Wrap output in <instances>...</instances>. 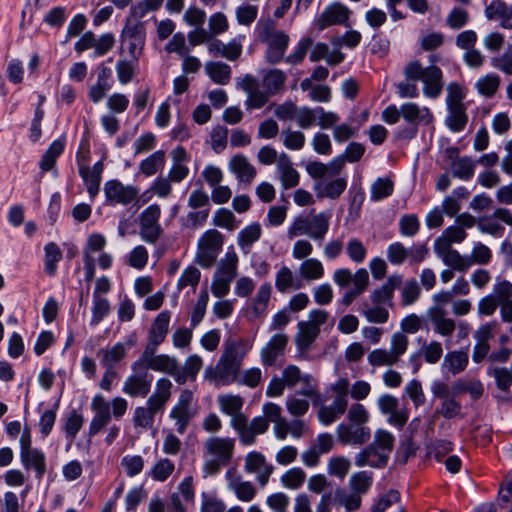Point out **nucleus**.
Returning <instances> with one entry per match:
<instances>
[{
    "label": "nucleus",
    "mask_w": 512,
    "mask_h": 512,
    "mask_svg": "<svg viewBox=\"0 0 512 512\" xmlns=\"http://www.w3.org/2000/svg\"><path fill=\"white\" fill-rule=\"evenodd\" d=\"M394 442V435L390 431L383 428L376 429L372 442L355 455V465L359 468L385 467L394 449Z\"/></svg>",
    "instance_id": "obj_1"
},
{
    "label": "nucleus",
    "mask_w": 512,
    "mask_h": 512,
    "mask_svg": "<svg viewBox=\"0 0 512 512\" xmlns=\"http://www.w3.org/2000/svg\"><path fill=\"white\" fill-rule=\"evenodd\" d=\"M405 77L410 81L420 80L422 92L426 98L437 99L443 90V73L436 65L422 66L418 60L409 62L403 70Z\"/></svg>",
    "instance_id": "obj_2"
},
{
    "label": "nucleus",
    "mask_w": 512,
    "mask_h": 512,
    "mask_svg": "<svg viewBox=\"0 0 512 512\" xmlns=\"http://www.w3.org/2000/svg\"><path fill=\"white\" fill-rule=\"evenodd\" d=\"M331 214L319 212L309 216L299 215L293 219L287 228L289 239L306 236L314 241H322L330 227Z\"/></svg>",
    "instance_id": "obj_3"
},
{
    "label": "nucleus",
    "mask_w": 512,
    "mask_h": 512,
    "mask_svg": "<svg viewBox=\"0 0 512 512\" xmlns=\"http://www.w3.org/2000/svg\"><path fill=\"white\" fill-rule=\"evenodd\" d=\"M364 146L359 143H350L345 153L333 158L328 163L311 161L306 166V171L311 178H323L324 176H335L341 173L348 161L350 163L360 160L364 154Z\"/></svg>",
    "instance_id": "obj_4"
},
{
    "label": "nucleus",
    "mask_w": 512,
    "mask_h": 512,
    "mask_svg": "<svg viewBox=\"0 0 512 512\" xmlns=\"http://www.w3.org/2000/svg\"><path fill=\"white\" fill-rule=\"evenodd\" d=\"M281 377L288 388H293L299 383L303 384V387L297 391V395L310 399L314 405L322 402L317 382L311 374L302 373L298 366L293 364L286 366Z\"/></svg>",
    "instance_id": "obj_5"
},
{
    "label": "nucleus",
    "mask_w": 512,
    "mask_h": 512,
    "mask_svg": "<svg viewBox=\"0 0 512 512\" xmlns=\"http://www.w3.org/2000/svg\"><path fill=\"white\" fill-rule=\"evenodd\" d=\"M197 413L198 410L194 392L190 389H183L171 408L169 417L174 421L176 431L179 434H184L190 421Z\"/></svg>",
    "instance_id": "obj_6"
},
{
    "label": "nucleus",
    "mask_w": 512,
    "mask_h": 512,
    "mask_svg": "<svg viewBox=\"0 0 512 512\" xmlns=\"http://www.w3.org/2000/svg\"><path fill=\"white\" fill-rule=\"evenodd\" d=\"M157 348H145L140 358L134 362V368L140 366L151 369L155 372L166 373L175 379L179 366L178 360L168 354H155Z\"/></svg>",
    "instance_id": "obj_7"
},
{
    "label": "nucleus",
    "mask_w": 512,
    "mask_h": 512,
    "mask_svg": "<svg viewBox=\"0 0 512 512\" xmlns=\"http://www.w3.org/2000/svg\"><path fill=\"white\" fill-rule=\"evenodd\" d=\"M223 245L222 235L219 231L207 230L199 239L196 260L204 268L211 267Z\"/></svg>",
    "instance_id": "obj_8"
},
{
    "label": "nucleus",
    "mask_w": 512,
    "mask_h": 512,
    "mask_svg": "<svg viewBox=\"0 0 512 512\" xmlns=\"http://www.w3.org/2000/svg\"><path fill=\"white\" fill-rule=\"evenodd\" d=\"M160 216L161 208L158 204L149 205L139 215V234L144 242L154 244L162 236Z\"/></svg>",
    "instance_id": "obj_9"
},
{
    "label": "nucleus",
    "mask_w": 512,
    "mask_h": 512,
    "mask_svg": "<svg viewBox=\"0 0 512 512\" xmlns=\"http://www.w3.org/2000/svg\"><path fill=\"white\" fill-rule=\"evenodd\" d=\"M131 369L133 372L123 382L122 391L130 397H146L150 392L153 376L143 366L134 368V362Z\"/></svg>",
    "instance_id": "obj_10"
},
{
    "label": "nucleus",
    "mask_w": 512,
    "mask_h": 512,
    "mask_svg": "<svg viewBox=\"0 0 512 512\" xmlns=\"http://www.w3.org/2000/svg\"><path fill=\"white\" fill-rule=\"evenodd\" d=\"M121 42L123 52H126L130 59L138 61L145 44L142 27L138 23L127 21L122 31Z\"/></svg>",
    "instance_id": "obj_11"
},
{
    "label": "nucleus",
    "mask_w": 512,
    "mask_h": 512,
    "mask_svg": "<svg viewBox=\"0 0 512 512\" xmlns=\"http://www.w3.org/2000/svg\"><path fill=\"white\" fill-rule=\"evenodd\" d=\"M500 222L512 227V212L507 208H496L492 215L481 217L477 221V228L481 233L501 237L504 227Z\"/></svg>",
    "instance_id": "obj_12"
},
{
    "label": "nucleus",
    "mask_w": 512,
    "mask_h": 512,
    "mask_svg": "<svg viewBox=\"0 0 512 512\" xmlns=\"http://www.w3.org/2000/svg\"><path fill=\"white\" fill-rule=\"evenodd\" d=\"M377 406L382 415H387V422L402 428L408 420V411L400 407L399 400L390 394H383L377 399Z\"/></svg>",
    "instance_id": "obj_13"
},
{
    "label": "nucleus",
    "mask_w": 512,
    "mask_h": 512,
    "mask_svg": "<svg viewBox=\"0 0 512 512\" xmlns=\"http://www.w3.org/2000/svg\"><path fill=\"white\" fill-rule=\"evenodd\" d=\"M350 9L342 3L334 2L324 8L316 18L315 25L319 30H324L333 25H348Z\"/></svg>",
    "instance_id": "obj_14"
},
{
    "label": "nucleus",
    "mask_w": 512,
    "mask_h": 512,
    "mask_svg": "<svg viewBox=\"0 0 512 512\" xmlns=\"http://www.w3.org/2000/svg\"><path fill=\"white\" fill-rule=\"evenodd\" d=\"M104 193L110 204L128 205L138 200V189L133 185H124L118 180H109L104 185Z\"/></svg>",
    "instance_id": "obj_15"
},
{
    "label": "nucleus",
    "mask_w": 512,
    "mask_h": 512,
    "mask_svg": "<svg viewBox=\"0 0 512 512\" xmlns=\"http://www.w3.org/2000/svg\"><path fill=\"white\" fill-rule=\"evenodd\" d=\"M263 41L268 45L265 58L268 63H279L286 52L289 45V36L278 30H267L264 34Z\"/></svg>",
    "instance_id": "obj_16"
},
{
    "label": "nucleus",
    "mask_w": 512,
    "mask_h": 512,
    "mask_svg": "<svg viewBox=\"0 0 512 512\" xmlns=\"http://www.w3.org/2000/svg\"><path fill=\"white\" fill-rule=\"evenodd\" d=\"M336 435L343 445H363L371 437V430L368 426L340 423L336 427Z\"/></svg>",
    "instance_id": "obj_17"
},
{
    "label": "nucleus",
    "mask_w": 512,
    "mask_h": 512,
    "mask_svg": "<svg viewBox=\"0 0 512 512\" xmlns=\"http://www.w3.org/2000/svg\"><path fill=\"white\" fill-rule=\"evenodd\" d=\"M235 441L229 437H209L203 445L204 457H212L226 464L233 456Z\"/></svg>",
    "instance_id": "obj_18"
},
{
    "label": "nucleus",
    "mask_w": 512,
    "mask_h": 512,
    "mask_svg": "<svg viewBox=\"0 0 512 512\" xmlns=\"http://www.w3.org/2000/svg\"><path fill=\"white\" fill-rule=\"evenodd\" d=\"M324 176L323 178H313L316 180L314 191L319 198L336 199L345 191L347 187V177Z\"/></svg>",
    "instance_id": "obj_19"
},
{
    "label": "nucleus",
    "mask_w": 512,
    "mask_h": 512,
    "mask_svg": "<svg viewBox=\"0 0 512 512\" xmlns=\"http://www.w3.org/2000/svg\"><path fill=\"white\" fill-rule=\"evenodd\" d=\"M245 470L256 475V480L265 486L274 471L273 465L267 462L266 457L257 451L250 452L245 457Z\"/></svg>",
    "instance_id": "obj_20"
},
{
    "label": "nucleus",
    "mask_w": 512,
    "mask_h": 512,
    "mask_svg": "<svg viewBox=\"0 0 512 512\" xmlns=\"http://www.w3.org/2000/svg\"><path fill=\"white\" fill-rule=\"evenodd\" d=\"M434 252L441 258L443 263L454 270L466 271L471 267L467 257L462 256L457 250L448 246L447 241L436 240L434 243Z\"/></svg>",
    "instance_id": "obj_21"
},
{
    "label": "nucleus",
    "mask_w": 512,
    "mask_h": 512,
    "mask_svg": "<svg viewBox=\"0 0 512 512\" xmlns=\"http://www.w3.org/2000/svg\"><path fill=\"white\" fill-rule=\"evenodd\" d=\"M91 410L94 416L89 425V432L95 435L111 421L110 404L103 395L96 394L91 400Z\"/></svg>",
    "instance_id": "obj_22"
},
{
    "label": "nucleus",
    "mask_w": 512,
    "mask_h": 512,
    "mask_svg": "<svg viewBox=\"0 0 512 512\" xmlns=\"http://www.w3.org/2000/svg\"><path fill=\"white\" fill-rule=\"evenodd\" d=\"M446 314L444 307H429L426 311V318L433 325V330L437 335L450 338L456 329V323Z\"/></svg>",
    "instance_id": "obj_23"
},
{
    "label": "nucleus",
    "mask_w": 512,
    "mask_h": 512,
    "mask_svg": "<svg viewBox=\"0 0 512 512\" xmlns=\"http://www.w3.org/2000/svg\"><path fill=\"white\" fill-rule=\"evenodd\" d=\"M287 343V334L283 332L274 334L260 351L262 364L265 366L274 365L277 358L284 354Z\"/></svg>",
    "instance_id": "obj_24"
},
{
    "label": "nucleus",
    "mask_w": 512,
    "mask_h": 512,
    "mask_svg": "<svg viewBox=\"0 0 512 512\" xmlns=\"http://www.w3.org/2000/svg\"><path fill=\"white\" fill-rule=\"evenodd\" d=\"M253 345L252 339L229 338L224 342L221 356L241 366L243 359L253 348Z\"/></svg>",
    "instance_id": "obj_25"
},
{
    "label": "nucleus",
    "mask_w": 512,
    "mask_h": 512,
    "mask_svg": "<svg viewBox=\"0 0 512 512\" xmlns=\"http://www.w3.org/2000/svg\"><path fill=\"white\" fill-rule=\"evenodd\" d=\"M171 314L169 311H162L154 319L148 334V343L145 348H158L165 340L169 331Z\"/></svg>",
    "instance_id": "obj_26"
},
{
    "label": "nucleus",
    "mask_w": 512,
    "mask_h": 512,
    "mask_svg": "<svg viewBox=\"0 0 512 512\" xmlns=\"http://www.w3.org/2000/svg\"><path fill=\"white\" fill-rule=\"evenodd\" d=\"M276 170L279 173V179L283 189L288 190L298 185L300 174L293 167L291 159L286 153H280Z\"/></svg>",
    "instance_id": "obj_27"
},
{
    "label": "nucleus",
    "mask_w": 512,
    "mask_h": 512,
    "mask_svg": "<svg viewBox=\"0 0 512 512\" xmlns=\"http://www.w3.org/2000/svg\"><path fill=\"white\" fill-rule=\"evenodd\" d=\"M172 166L168 172V177L175 183L182 182L189 174L187 163L189 156L186 150L178 146L171 151Z\"/></svg>",
    "instance_id": "obj_28"
},
{
    "label": "nucleus",
    "mask_w": 512,
    "mask_h": 512,
    "mask_svg": "<svg viewBox=\"0 0 512 512\" xmlns=\"http://www.w3.org/2000/svg\"><path fill=\"white\" fill-rule=\"evenodd\" d=\"M401 284H402V276L401 275L393 274V275L389 276L387 278L386 282L382 286H380L377 289H374L371 292V294L369 296V300H370L371 304L382 305L385 303H390L393 298L394 291L396 289L400 288Z\"/></svg>",
    "instance_id": "obj_29"
},
{
    "label": "nucleus",
    "mask_w": 512,
    "mask_h": 512,
    "mask_svg": "<svg viewBox=\"0 0 512 512\" xmlns=\"http://www.w3.org/2000/svg\"><path fill=\"white\" fill-rule=\"evenodd\" d=\"M401 116L412 124H430L434 116L429 108L419 106L417 103L406 102L401 105Z\"/></svg>",
    "instance_id": "obj_30"
},
{
    "label": "nucleus",
    "mask_w": 512,
    "mask_h": 512,
    "mask_svg": "<svg viewBox=\"0 0 512 512\" xmlns=\"http://www.w3.org/2000/svg\"><path fill=\"white\" fill-rule=\"evenodd\" d=\"M469 363L468 353L461 350L449 351L444 355L441 370L444 374L457 375L463 372Z\"/></svg>",
    "instance_id": "obj_31"
},
{
    "label": "nucleus",
    "mask_w": 512,
    "mask_h": 512,
    "mask_svg": "<svg viewBox=\"0 0 512 512\" xmlns=\"http://www.w3.org/2000/svg\"><path fill=\"white\" fill-rule=\"evenodd\" d=\"M202 367L203 359L200 355H189L185 359L182 368L180 370L177 368L175 374V382L177 384L182 385L185 384L187 381H194L197 378V375L199 374Z\"/></svg>",
    "instance_id": "obj_32"
},
{
    "label": "nucleus",
    "mask_w": 512,
    "mask_h": 512,
    "mask_svg": "<svg viewBox=\"0 0 512 512\" xmlns=\"http://www.w3.org/2000/svg\"><path fill=\"white\" fill-rule=\"evenodd\" d=\"M228 168L239 182L250 183L256 175L255 167L242 154L232 157Z\"/></svg>",
    "instance_id": "obj_33"
},
{
    "label": "nucleus",
    "mask_w": 512,
    "mask_h": 512,
    "mask_svg": "<svg viewBox=\"0 0 512 512\" xmlns=\"http://www.w3.org/2000/svg\"><path fill=\"white\" fill-rule=\"evenodd\" d=\"M172 387L173 383L171 380L165 377L159 378L155 383L153 393L147 399L148 404L155 406L160 411H163L167 402L171 398Z\"/></svg>",
    "instance_id": "obj_34"
},
{
    "label": "nucleus",
    "mask_w": 512,
    "mask_h": 512,
    "mask_svg": "<svg viewBox=\"0 0 512 512\" xmlns=\"http://www.w3.org/2000/svg\"><path fill=\"white\" fill-rule=\"evenodd\" d=\"M240 368L241 366L238 364L220 356L216 364L215 382L220 385H229L236 382Z\"/></svg>",
    "instance_id": "obj_35"
},
{
    "label": "nucleus",
    "mask_w": 512,
    "mask_h": 512,
    "mask_svg": "<svg viewBox=\"0 0 512 512\" xmlns=\"http://www.w3.org/2000/svg\"><path fill=\"white\" fill-rule=\"evenodd\" d=\"M226 477L228 489L235 493L238 500L250 502L255 498L257 490L251 482L244 481L240 476H232L230 472L227 473Z\"/></svg>",
    "instance_id": "obj_36"
},
{
    "label": "nucleus",
    "mask_w": 512,
    "mask_h": 512,
    "mask_svg": "<svg viewBox=\"0 0 512 512\" xmlns=\"http://www.w3.org/2000/svg\"><path fill=\"white\" fill-rule=\"evenodd\" d=\"M103 163L96 162L92 167L80 166L79 172L87 187L89 195L93 198L99 192Z\"/></svg>",
    "instance_id": "obj_37"
},
{
    "label": "nucleus",
    "mask_w": 512,
    "mask_h": 512,
    "mask_svg": "<svg viewBox=\"0 0 512 512\" xmlns=\"http://www.w3.org/2000/svg\"><path fill=\"white\" fill-rule=\"evenodd\" d=\"M161 412L155 406L146 404L144 406H138L133 412V425L135 428L141 431H147L151 429L155 422L156 413Z\"/></svg>",
    "instance_id": "obj_38"
},
{
    "label": "nucleus",
    "mask_w": 512,
    "mask_h": 512,
    "mask_svg": "<svg viewBox=\"0 0 512 512\" xmlns=\"http://www.w3.org/2000/svg\"><path fill=\"white\" fill-rule=\"evenodd\" d=\"M298 273L303 281L313 282L322 279L325 275V268L321 260L318 258H308L303 260L299 267Z\"/></svg>",
    "instance_id": "obj_39"
},
{
    "label": "nucleus",
    "mask_w": 512,
    "mask_h": 512,
    "mask_svg": "<svg viewBox=\"0 0 512 512\" xmlns=\"http://www.w3.org/2000/svg\"><path fill=\"white\" fill-rule=\"evenodd\" d=\"M261 235V225L257 222L251 223L238 233L237 244L242 252L247 254L250 252L252 245L260 239Z\"/></svg>",
    "instance_id": "obj_40"
},
{
    "label": "nucleus",
    "mask_w": 512,
    "mask_h": 512,
    "mask_svg": "<svg viewBox=\"0 0 512 512\" xmlns=\"http://www.w3.org/2000/svg\"><path fill=\"white\" fill-rule=\"evenodd\" d=\"M164 0H138L130 6L129 23H136L144 18L148 13L157 11L162 6Z\"/></svg>",
    "instance_id": "obj_41"
},
{
    "label": "nucleus",
    "mask_w": 512,
    "mask_h": 512,
    "mask_svg": "<svg viewBox=\"0 0 512 512\" xmlns=\"http://www.w3.org/2000/svg\"><path fill=\"white\" fill-rule=\"evenodd\" d=\"M347 407L343 402L333 400L330 405H322L319 408L317 418L322 425L329 426L346 412Z\"/></svg>",
    "instance_id": "obj_42"
},
{
    "label": "nucleus",
    "mask_w": 512,
    "mask_h": 512,
    "mask_svg": "<svg viewBox=\"0 0 512 512\" xmlns=\"http://www.w3.org/2000/svg\"><path fill=\"white\" fill-rule=\"evenodd\" d=\"M205 72L216 84L226 85L231 79V67L221 61H209L205 63Z\"/></svg>",
    "instance_id": "obj_43"
},
{
    "label": "nucleus",
    "mask_w": 512,
    "mask_h": 512,
    "mask_svg": "<svg viewBox=\"0 0 512 512\" xmlns=\"http://www.w3.org/2000/svg\"><path fill=\"white\" fill-rule=\"evenodd\" d=\"M173 181L168 177H157L153 183L151 184L149 190L145 191L138 199V202L141 204L146 203L152 197V194L158 196L159 198H167L172 192V183Z\"/></svg>",
    "instance_id": "obj_44"
},
{
    "label": "nucleus",
    "mask_w": 512,
    "mask_h": 512,
    "mask_svg": "<svg viewBox=\"0 0 512 512\" xmlns=\"http://www.w3.org/2000/svg\"><path fill=\"white\" fill-rule=\"evenodd\" d=\"M238 261L239 258L234 248L229 247L224 257L220 260L215 274L234 280L237 276Z\"/></svg>",
    "instance_id": "obj_45"
},
{
    "label": "nucleus",
    "mask_w": 512,
    "mask_h": 512,
    "mask_svg": "<svg viewBox=\"0 0 512 512\" xmlns=\"http://www.w3.org/2000/svg\"><path fill=\"white\" fill-rule=\"evenodd\" d=\"M21 462L26 468H33L37 478L41 479L46 471L45 455L38 449L20 452Z\"/></svg>",
    "instance_id": "obj_46"
},
{
    "label": "nucleus",
    "mask_w": 512,
    "mask_h": 512,
    "mask_svg": "<svg viewBox=\"0 0 512 512\" xmlns=\"http://www.w3.org/2000/svg\"><path fill=\"white\" fill-rule=\"evenodd\" d=\"M306 479L307 474L301 467H292L280 476L279 481L283 488L296 491L302 488Z\"/></svg>",
    "instance_id": "obj_47"
},
{
    "label": "nucleus",
    "mask_w": 512,
    "mask_h": 512,
    "mask_svg": "<svg viewBox=\"0 0 512 512\" xmlns=\"http://www.w3.org/2000/svg\"><path fill=\"white\" fill-rule=\"evenodd\" d=\"M127 353V347L123 343H116L111 348L100 349L98 351V356L101 359V364L105 368H112L116 363L121 361Z\"/></svg>",
    "instance_id": "obj_48"
},
{
    "label": "nucleus",
    "mask_w": 512,
    "mask_h": 512,
    "mask_svg": "<svg viewBox=\"0 0 512 512\" xmlns=\"http://www.w3.org/2000/svg\"><path fill=\"white\" fill-rule=\"evenodd\" d=\"M447 112L445 119L446 126L452 132L462 131L468 122L465 106L447 107Z\"/></svg>",
    "instance_id": "obj_49"
},
{
    "label": "nucleus",
    "mask_w": 512,
    "mask_h": 512,
    "mask_svg": "<svg viewBox=\"0 0 512 512\" xmlns=\"http://www.w3.org/2000/svg\"><path fill=\"white\" fill-rule=\"evenodd\" d=\"M165 165V152L162 150L155 151L139 164L140 172L147 176L155 175Z\"/></svg>",
    "instance_id": "obj_50"
},
{
    "label": "nucleus",
    "mask_w": 512,
    "mask_h": 512,
    "mask_svg": "<svg viewBox=\"0 0 512 512\" xmlns=\"http://www.w3.org/2000/svg\"><path fill=\"white\" fill-rule=\"evenodd\" d=\"M335 503L343 506L347 512L357 511L361 506V496L352 491L346 492L342 487H337L334 490Z\"/></svg>",
    "instance_id": "obj_51"
},
{
    "label": "nucleus",
    "mask_w": 512,
    "mask_h": 512,
    "mask_svg": "<svg viewBox=\"0 0 512 512\" xmlns=\"http://www.w3.org/2000/svg\"><path fill=\"white\" fill-rule=\"evenodd\" d=\"M271 291L272 287L269 283H264L258 288L252 301V313L255 318L261 317L266 313Z\"/></svg>",
    "instance_id": "obj_52"
},
{
    "label": "nucleus",
    "mask_w": 512,
    "mask_h": 512,
    "mask_svg": "<svg viewBox=\"0 0 512 512\" xmlns=\"http://www.w3.org/2000/svg\"><path fill=\"white\" fill-rule=\"evenodd\" d=\"M275 286L279 292L284 293L288 290L299 289L301 284L296 281L295 275L289 267L282 266L275 275Z\"/></svg>",
    "instance_id": "obj_53"
},
{
    "label": "nucleus",
    "mask_w": 512,
    "mask_h": 512,
    "mask_svg": "<svg viewBox=\"0 0 512 512\" xmlns=\"http://www.w3.org/2000/svg\"><path fill=\"white\" fill-rule=\"evenodd\" d=\"M361 313L370 323L383 324L389 318L388 310L379 304H371V302H363L361 305Z\"/></svg>",
    "instance_id": "obj_54"
},
{
    "label": "nucleus",
    "mask_w": 512,
    "mask_h": 512,
    "mask_svg": "<svg viewBox=\"0 0 512 512\" xmlns=\"http://www.w3.org/2000/svg\"><path fill=\"white\" fill-rule=\"evenodd\" d=\"M281 142L290 151H300L305 146L306 137L301 131L288 127L281 132Z\"/></svg>",
    "instance_id": "obj_55"
},
{
    "label": "nucleus",
    "mask_w": 512,
    "mask_h": 512,
    "mask_svg": "<svg viewBox=\"0 0 512 512\" xmlns=\"http://www.w3.org/2000/svg\"><path fill=\"white\" fill-rule=\"evenodd\" d=\"M319 334V330L312 328L310 324L300 322L298 324V332L295 336V343L297 348L301 351L307 350L314 342Z\"/></svg>",
    "instance_id": "obj_56"
},
{
    "label": "nucleus",
    "mask_w": 512,
    "mask_h": 512,
    "mask_svg": "<svg viewBox=\"0 0 512 512\" xmlns=\"http://www.w3.org/2000/svg\"><path fill=\"white\" fill-rule=\"evenodd\" d=\"M286 76L280 69H270L262 76V82L265 90L273 95L277 93L284 85Z\"/></svg>",
    "instance_id": "obj_57"
},
{
    "label": "nucleus",
    "mask_w": 512,
    "mask_h": 512,
    "mask_svg": "<svg viewBox=\"0 0 512 512\" xmlns=\"http://www.w3.org/2000/svg\"><path fill=\"white\" fill-rule=\"evenodd\" d=\"M217 403L220 411L230 416L242 411L244 401L239 395L222 394L217 397Z\"/></svg>",
    "instance_id": "obj_58"
},
{
    "label": "nucleus",
    "mask_w": 512,
    "mask_h": 512,
    "mask_svg": "<svg viewBox=\"0 0 512 512\" xmlns=\"http://www.w3.org/2000/svg\"><path fill=\"white\" fill-rule=\"evenodd\" d=\"M367 361L372 367H390L399 362L389 349L384 348L372 350L367 356Z\"/></svg>",
    "instance_id": "obj_59"
},
{
    "label": "nucleus",
    "mask_w": 512,
    "mask_h": 512,
    "mask_svg": "<svg viewBox=\"0 0 512 512\" xmlns=\"http://www.w3.org/2000/svg\"><path fill=\"white\" fill-rule=\"evenodd\" d=\"M499 85L500 77L496 74L489 73L476 81L475 88L480 95L490 98L497 92Z\"/></svg>",
    "instance_id": "obj_60"
},
{
    "label": "nucleus",
    "mask_w": 512,
    "mask_h": 512,
    "mask_svg": "<svg viewBox=\"0 0 512 512\" xmlns=\"http://www.w3.org/2000/svg\"><path fill=\"white\" fill-rule=\"evenodd\" d=\"M351 468V461L348 457L335 455L328 459L327 472L330 476L343 479Z\"/></svg>",
    "instance_id": "obj_61"
},
{
    "label": "nucleus",
    "mask_w": 512,
    "mask_h": 512,
    "mask_svg": "<svg viewBox=\"0 0 512 512\" xmlns=\"http://www.w3.org/2000/svg\"><path fill=\"white\" fill-rule=\"evenodd\" d=\"M44 251L45 272L48 275L53 276L56 273L58 262L62 259V251L60 250L59 246L54 242L46 244L44 247Z\"/></svg>",
    "instance_id": "obj_62"
},
{
    "label": "nucleus",
    "mask_w": 512,
    "mask_h": 512,
    "mask_svg": "<svg viewBox=\"0 0 512 512\" xmlns=\"http://www.w3.org/2000/svg\"><path fill=\"white\" fill-rule=\"evenodd\" d=\"M174 470L175 465L171 460L161 458L154 464L148 475L155 481L164 482L172 475Z\"/></svg>",
    "instance_id": "obj_63"
},
{
    "label": "nucleus",
    "mask_w": 512,
    "mask_h": 512,
    "mask_svg": "<svg viewBox=\"0 0 512 512\" xmlns=\"http://www.w3.org/2000/svg\"><path fill=\"white\" fill-rule=\"evenodd\" d=\"M372 473L368 471H359L354 473L349 479V487L358 495L366 493L372 485Z\"/></svg>",
    "instance_id": "obj_64"
}]
</instances>
